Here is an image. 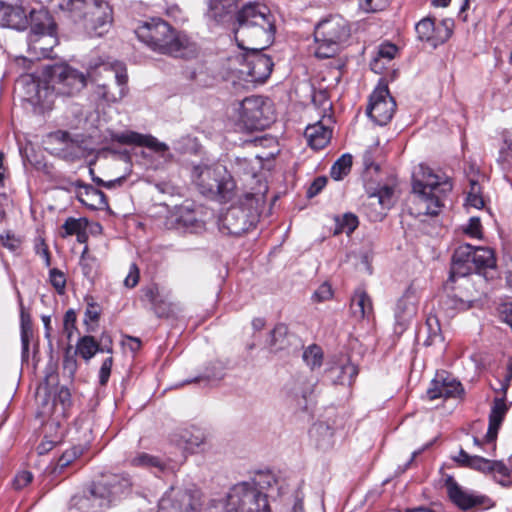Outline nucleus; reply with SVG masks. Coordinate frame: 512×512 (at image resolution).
<instances>
[{"label": "nucleus", "instance_id": "41", "mask_svg": "<svg viewBox=\"0 0 512 512\" xmlns=\"http://www.w3.org/2000/svg\"><path fill=\"white\" fill-rule=\"evenodd\" d=\"M334 234L346 233L348 236L358 227V218L352 213H346L342 217H337Z\"/></svg>", "mask_w": 512, "mask_h": 512}, {"label": "nucleus", "instance_id": "63", "mask_svg": "<svg viewBox=\"0 0 512 512\" xmlns=\"http://www.w3.org/2000/svg\"><path fill=\"white\" fill-rule=\"evenodd\" d=\"M512 380V358L509 360L506 375L504 377V380L501 382L500 390L503 394L507 393V390L509 388L510 382Z\"/></svg>", "mask_w": 512, "mask_h": 512}, {"label": "nucleus", "instance_id": "54", "mask_svg": "<svg viewBox=\"0 0 512 512\" xmlns=\"http://www.w3.org/2000/svg\"><path fill=\"white\" fill-rule=\"evenodd\" d=\"M234 169L237 173L254 175L251 167V160H248L247 158L237 157L234 161Z\"/></svg>", "mask_w": 512, "mask_h": 512}, {"label": "nucleus", "instance_id": "52", "mask_svg": "<svg viewBox=\"0 0 512 512\" xmlns=\"http://www.w3.org/2000/svg\"><path fill=\"white\" fill-rule=\"evenodd\" d=\"M333 295L331 285L328 283L321 284L318 289L314 292L313 298L316 301L322 302L329 300Z\"/></svg>", "mask_w": 512, "mask_h": 512}, {"label": "nucleus", "instance_id": "25", "mask_svg": "<svg viewBox=\"0 0 512 512\" xmlns=\"http://www.w3.org/2000/svg\"><path fill=\"white\" fill-rule=\"evenodd\" d=\"M446 486L449 498L460 509L468 510L482 504V497L475 496L463 490L452 477L446 480Z\"/></svg>", "mask_w": 512, "mask_h": 512}, {"label": "nucleus", "instance_id": "35", "mask_svg": "<svg viewBox=\"0 0 512 512\" xmlns=\"http://www.w3.org/2000/svg\"><path fill=\"white\" fill-rule=\"evenodd\" d=\"M178 223L191 232H198L204 228V221L197 217V213L188 207L179 210Z\"/></svg>", "mask_w": 512, "mask_h": 512}, {"label": "nucleus", "instance_id": "45", "mask_svg": "<svg viewBox=\"0 0 512 512\" xmlns=\"http://www.w3.org/2000/svg\"><path fill=\"white\" fill-rule=\"evenodd\" d=\"M393 189L384 186L379 189L377 193L370 195V199L374 202L377 201L383 208H389L392 205Z\"/></svg>", "mask_w": 512, "mask_h": 512}, {"label": "nucleus", "instance_id": "8", "mask_svg": "<svg viewBox=\"0 0 512 512\" xmlns=\"http://www.w3.org/2000/svg\"><path fill=\"white\" fill-rule=\"evenodd\" d=\"M193 180L201 194L228 201L232 198L235 182L220 164H200L194 167Z\"/></svg>", "mask_w": 512, "mask_h": 512}, {"label": "nucleus", "instance_id": "60", "mask_svg": "<svg viewBox=\"0 0 512 512\" xmlns=\"http://www.w3.org/2000/svg\"><path fill=\"white\" fill-rule=\"evenodd\" d=\"M151 309L158 317H168L171 309L170 304L166 303L163 299L161 302H158L156 305H153Z\"/></svg>", "mask_w": 512, "mask_h": 512}, {"label": "nucleus", "instance_id": "34", "mask_svg": "<svg viewBox=\"0 0 512 512\" xmlns=\"http://www.w3.org/2000/svg\"><path fill=\"white\" fill-rule=\"evenodd\" d=\"M472 254L473 272L478 269L492 268L495 265L493 251L489 248L474 247Z\"/></svg>", "mask_w": 512, "mask_h": 512}, {"label": "nucleus", "instance_id": "49", "mask_svg": "<svg viewBox=\"0 0 512 512\" xmlns=\"http://www.w3.org/2000/svg\"><path fill=\"white\" fill-rule=\"evenodd\" d=\"M326 184H327V178L324 176H320V177H317L316 179H314V181L311 183V185L309 186V188L307 190V197L313 198L316 195H318L323 190V188L326 186Z\"/></svg>", "mask_w": 512, "mask_h": 512}, {"label": "nucleus", "instance_id": "51", "mask_svg": "<svg viewBox=\"0 0 512 512\" xmlns=\"http://www.w3.org/2000/svg\"><path fill=\"white\" fill-rule=\"evenodd\" d=\"M112 364H113L112 357H108L107 359H105L103 361V363L100 367V371H99V382L101 385L107 384L110 374H111Z\"/></svg>", "mask_w": 512, "mask_h": 512}, {"label": "nucleus", "instance_id": "38", "mask_svg": "<svg viewBox=\"0 0 512 512\" xmlns=\"http://www.w3.org/2000/svg\"><path fill=\"white\" fill-rule=\"evenodd\" d=\"M288 334V327L283 324H277L270 333L268 340L269 347L272 351L276 352L283 349L286 345V337Z\"/></svg>", "mask_w": 512, "mask_h": 512}, {"label": "nucleus", "instance_id": "36", "mask_svg": "<svg viewBox=\"0 0 512 512\" xmlns=\"http://www.w3.org/2000/svg\"><path fill=\"white\" fill-rule=\"evenodd\" d=\"M21 308V344H22V355L28 356L30 339L33 336L31 318L28 313L24 311L21 298L19 299Z\"/></svg>", "mask_w": 512, "mask_h": 512}, {"label": "nucleus", "instance_id": "56", "mask_svg": "<svg viewBox=\"0 0 512 512\" xmlns=\"http://www.w3.org/2000/svg\"><path fill=\"white\" fill-rule=\"evenodd\" d=\"M63 228L65 229L68 235H74L80 232V230L82 229V224L79 219L68 218L65 221Z\"/></svg>", "mask_w": 512, "mask_h": 512}, {"label": "nucleus", "instance_id": "13", "mask_svg": "<svg viewBox=\"0 0 512 512\" xmlns=\"http://www.w3.org/2000/svg\"><path fill=\"white\" fill-rule=\"evenodd\" d=\"M268 109L259 96L244 98L235 108L238 114L237 125L247 131L264 129L271 122V118L267 115Z\"/></svg>", "mask_w": 512, "mask_h": 512}, {"label": "nucleus", "instance_id": "26", "mask_svg": "<svg viewBox=\"0 0 512 512\" xmlns=\"http://www.w3.org/2000/svg\"><path fill=\"white\" fill-rule=\"evenodd\" d=\"M28 19L22 7L1 5L0 25L15 30H24L27 27Z\"/></svg>", "mask_w": 512, "mask_h": 512}, {"label": "nucleus", "instance_id": "64", "mask_svg": "<svg viewBox=\"0 0 512 512\" xmlns=\"http://www.w3.org/2000/svg\"><path fill=\"white\" fill-rule=\"evenodd\" d=\"M70 398L71 395L69 390L65 387H61L56 396V401L60 402L63 405V407H65L70 404Z\"/></svg>", "mask_w": 512, "mask_h": 512}, {"label": "nucleus", "instance_id": "10", "mask_svg": "<svg viewBox=\"0 0 512 512\" xmlns=\"http://www.w3.org/2000/svg\"><path fill=\"white\" fill-rule=\"evenodd\" d=\"M350 35L346 21L340 16H333L318 23L314 31L317 44L315 55L326 59L335 56L342 42Z\"/></svg>", "mask_w": 512, "mask_h": 512}, {"label": "nucleus", "instance_id": "37", "mask_svg": "<svg viewBox=\"0 0 512 512\" xmlns=\"http://www.w3.org/2000/svg\"><path fill=\"white\" fill-rule=\"evenodd\" d=\"M248 482L253 483L266 498L274 488L278 489V480L272 473H259L252 481Z\"/></svg>", "mask_w": 512, "mask_h": 512}, {"label": "nucleus", "instance_id": "27", "mask_svg": "<svg viewBox=\"0 0 512 512\" xmlns=\"http://www.w3.org/2000/svg\"><path fill=\"white\" fill-rule=\"evenodd\" d=\"M332 131L321 122L308 125L305 129V137L312 149H323L330 141Z\"/></svg>", "mask_w": 512, "mask_h": 512}, {"label": "nucleus", "instance_id": "58", "mask_svg": "<svg viewBox=\"0 0 512 512\" xmlns=\"http://www.w3.org/2000/svg\"><path fill=\"white\" fill-rule=\"evenodd\" d=\"M78 450L73 448L65 451L58 460V466L64 468L68 466L78 456Z\"/></svg>", "mask_w": 512, "mask_h": 512}, {"label": "nucleus", "instance_id": "50", "mask_svg": "<svg viewBox=\"0 0 512 512\" xmlns=\"http://www.w3.org/2000/svg\"><path fill=\"white\" fill-rule=\"evenodd\" d=\"M32 479H33V475H32L31 472H29V471H21V472L16 474V476H15V478L13 480L14 488L17 489V490L23 489L29 483H31Z\"/></svg>", "mask_w": 512, "mask_h": 512}, {"label": "nucleus", "instance_id": "32", "mask_svg": "<svg viewBox=\"0 0 512 512\" xmlns=\"http://www.w3.org/2000/svg\"><path fill=\"white\" fill-rule=\"evenodd\" d=\"M129 461L132 466L156 469L159 472H165L169 469L168 465L162 459L144 452L138 453Z\"/></svg>", "mask_w": 512, "mask_h": 512}, {"label": "nucleus", "instance_id": "28", "mask_svg": "<svg viewBox=\"0 0 512 512\" xmlns=\"http://www.w3.org/2000/svg\"><path fill=\"white\" fill-rule=\"evenodd\" d=\"M205 433L200 428L185 429L180 434L179 445L189 453H195L205 442Z\"/></svg>", "mask_w": 512, "mask_h": 512}, {"label": "nucleus", "instance_id": "39", "mask_svg": "<svg viewBox=\"0 0 512 512\" xmlns=\"http://www.w3.org/2000/svg\"><path fill=\"white\" fill-rule=\"evenodd\" d=\"M352 167V156L350 154H343L332 165L330 175L334 180H341L349 174Z\"/></svg>", "mask_w": 512, "mask_h": 512}, {"label": "nucleus", "instance_id": "59", "mask_svg": "<svg viewBox=\"0 0 512 512\" xmlns=\"http://www.w3.org/2000/svg\"><path fill=\"white\" fill-rule=\"evenodd\" d=\"M0 240L2 245L11 251L16 250L19 246V240L13 234L10 233L1 235Z\"/></svg>", "mask_w": 512, "mask_h": 512}, {"label": "nucleus", "instance_id": "4", "mask_svg": "<svg viewBox=\"0 0 512 512\" xmlns=\"http://www.w3.org/2000/svg\"><path fill=\"white\" fill-rule=\"evenodd\" d=\"M207 512H271L268 500L253 483L234 485L226 499L213 501Z\"/></svg>", "mask_w": 512, "mask_h": 512}, {"label": "nucleus", "instance_id": "30", "mask_svg": "<svg viewBox=\"0 0 512 512\" xmlns=\"http://www.w3.org/2000/svg\"><path fill=\"white\" fill-rule=\"evenodd\" d=\"M311 435L315 438L316 445L321 450H327L334 445V431L326 423L320 422L313 425Z\"/></svg>", "mask_w": 512, "mask_h": 512}, {"label": "nucleus", "instance_id": "14", "mask_svg": "<svg viewBox=\"0 0 512 512\" xmlns=\"http://www.w3.org/2000/svg\"><path fill=\"white\" fill-rule=\"evenodd\" d=\"M258 222L255 210L245 206H233L219 218V229L228 235L240 236Z\"/></svg>", "mask_w": 512, "mask_h": 512}, {"label": "nucleus", "instance_id": "9", "mask_svg": "<svg viewBox=\"0 0 512 512\" xmlns=\"http://www.w3.org/2000/svg\"><path fill=\"white\" fill-rule=\"evenodd\" d=\"M57 43L56 25L50 14L44 10L32 12L28 36V53L31 58H49Z\"/></svg>", "mask_w": 512, "mask_h": 512}, {"label": "nucleus", "instance_id": "61", "mask_svg": "<svg viewBox=\"0 0 512 512\" xmlns=\"http://www.w3.org/2000/svg\"><path fill=\"white\" fill-rule=\"evenodd\" d=\"M139 281V272L136 265H132L129 274L124 280L126 287L133 288Z\"/></svg>", "mask_w": 512, "mask_h": 512}, {"label": "nucleus", "instance_id": "3", "mask_svg": "<svg viewBox=\"0 0 512 512\" xmlns=\"http://www.w3.org/2000/svg\"><path fill=\"white\" fill-rule=\"evenodd\" d=\"M137 38L155 52L176 58L192 59L199 49L186 34L178 33L165 21L152 18L135 30Z\"/></svg>", "mask_w": 512, "mask_h": 512}, {"label": "nucleus", "instance_id": "62", "mask_svg": "<svg viewBox=\"0 0 512 512\" xmlns=\"http://www.w3.org/2000/svg\"><path fill=\"white\" fill-rule=\"evenodd\" d=\"M100 316V312L95 303H89L85 311V322L97 321Z\"/></svg>", "mask_w": 512, "mask_h": 512}, {"label": "nucleus", "instance_id": "48", "mask_svg": "<svg viewBox=\"0 0 512 512\" xmlns=\"http://www.w3.org/2000/svg\"><path fill=\"white\" fill-rule=\"evenodd\" d=\"M390 0H364L361 7L367 12H377L385 9Z\"/></svg>", "mask_w": 512, "mask_h": 512}, {"label": "nucleus", "instance_id": "5", "mask_svg": "<svg viewBox=\"0 0 512 512\" xmlns=\"http://www.w3.org/2000/svg\"><path fill=\"white\" fill-rule=\"evenodd\" d=\"M106 74L107 77L113 78V85L98 84L94 90V96L97 100L107 104L116 103L126 96L127 88V72L125 66L120 62L108 63L102 60L90 61L88 64V76L90 81L97 80V76Z\"/></svg>", "mask_w": 512, "mask_h": 512}, {"label": "nucleus", "instance_id": "12", "mask_svg": "<svg viewBox=\"0 0 512 512\" xmlns=\"http://www.w3.org/2000/svg\"><path fill=\"white\" fill-rule=\"evenodd\" d=\"M17 84L21 88L24 100L30 103L35 110L44 112L52 108L57 94L44 70L42 78H36L31 74L22 75Z\"/></svg>", "mask_w": 512, "mask_h": 512}, {"label": "nucleus", "instance_id": "16", "mask_svg": "<svg viewBox=\"0 0 512 512\" xmlns=\"http://www.w3.org/2000/svg\"><path fill=\"white\" fill-rule=\"evenodd\" d=\"M396 102L386 86L376 88L370 96L367 115L380 126L389 123L394 115Z\"/></svg>", "mask_w": 512, "mask_h": 512}, {"label": "nucleus", "instance_id": "18", "mask_svg": "<svg viewBox=\"0 0 512 512\" xmlns=\"http://www.w3.org/2000/svg\"><path fill=\"white\" fill-rule=\"evenodd\" d=\"M463 395L464 388L462 384L451 376H444L443 373L436 375L427 390V396L430 400L461 398Z\"/></svg>", "mask_w": 512, "mask_h": 512}, {"label": "nucleus", "instance_id": "23", "mask_svg": "<svg viewBox=\"0 0 512 512\" xmlns=\"http://www.w3.org/2000/svg\"><path fill=\"white\" fill-rule=\"evenodd\" d=\"M473 246L469 244L460 245L452 256L449 281L454 282L458 277H465L473 272L472 253Z\"/></svg>", "mask_w": 512, "mask_h": 512}, {"label": "nucleus", "instance_id": "53", "mask_svg": "<svg viewBox=\"0 0 512 512\" xmlns=\"http://www.w3.org/2000/svg\"><path fill=\"white\" fill-rule=\"evenodd\" d=\"M144 299L149 302L151 307L162 301L160 297L159 288L156 285H151L144 290Z\"/></svg>", "mask_w": 512, "mask_h": 512}, {"label": "nucleus", "instance_id": "42", "mask_svg": "<svg viewBox=\"0 0 512 512\" xmlns=\"http://www.w3.org/2000/svg\"><path fill=\"white\" fill-rule=\"evenodd\" d=\"M304 362L311 368L315 369L321 366L323 361L322 349L317 345H310L303 352Z\"/></svg>", "mask_w": 512, "mask_h": 512}, {"label": "nucleus", "instance_id": "44", "mask_svg": "<svg viewBox=\"0 0 512 512\" xmlns=\"http://www.w3.org/2000/svg\"><path fill=\"white\" fill-rule=\"evenodd\" d=\"M481 193V186L479 183L476 180L471 179L466 204L477 209L482 208L484 206V200Z\"/></svg>", "mask_w": 512, "mask_h": 512}, {"label": "nucleus", "instance_id": "43", "mask_svg": "<svg viewBox=\"0 0 512 512\" xmlns=\"http://www.w3.org/2000/svg\"><path fill=\"white\" fill-rule=\"evenodd\" d=\"M72 118L69 121V125L74 129H86L88 125V111L79 105H74L71 108Z\"/></svg>", "mask_w": 512, "mask_h": 512}, {"label": "nucleus", "instance_id": "22", "mask_svg": "<svg viewBox=\"0 0 512 512\" xmlns=\"http://www.w3.org/2000/svg\"><path fill=\"white\" fill-rule=\"evenodd\" d=\"M75 188V195L79 202L91 210H103L108 206L105 194L94 188L92 185L85 184L80 180L72 183Z\"/></svg>", "mask_w": 512, "mask_h": 512}, {"label": "nucleus", "instance_id": "15", "mask_svg": "<svg viewBox=\"0 0 512 512\" xmlns=\"http://www.w3.org/2000/svg\"><path fill=\"white\" fill-rule=\"evenodd\" d=\"M198 492L193 489L172 487L162 497L159 512H196Z\"/></svg>", "mask_w": 512, "mask_h": 512}, {"label": "nucleus", "instance_id": "11", "mask_svg": "<svg viewBox=\"0 0 512 512\" xmlns=\"http://www.w3.org/2000/svg\"><path fill=\"white\" fill-rule=\"evenodd\" d=\"M44 71L57 95L74 96L90 81L88 67L84 73L67 63H56L46 66Z\"/></svg>", "mask_w": 512, "mask_h": 512}, {"label": "nucleus", "instance_id": "55", "mask_svg": "<svg viewBox=\"0 0 512 512\" xmlns=\"http://www.w3.org/2000/svg\"><path fill=\"white\" fill-rule=\"evenodd\" d=\"M465 233L475 238H479L481 236V223L479 218L472 217L469 220V223L465 228Z\"/></svg>", "mask_w": 512, "mask_h": 512}, {"label": "nucleus", "instance_id": "21", "mask_svg": "<svg viewBox=\"0 0 512 512\" xmlns=\"http://www.w3.org/2000/svg\"><path fill=\"white\" fill-rule=\"evenodd\" d=\"M415 30L417 38L421 41L445 42L451 35L452 31L447 21H442L438 26L432 18L426 17L420 20Z\"/></svg>", "mask_w": 512, "mask_h": 512}, {"label": "nucleus", "instance_id": "47", "mask_svg": "<svg viewBox=\"0 0 512 512\" xmlns=\"http://www.w3.org/2000/svg\"><path fill=\"white\" fill-rule=\"evenodd\" d=\"M63 326L64 332L67 334V337L70 340L74 330H76V313L73 309L66 311L64 315Z\"/></svg>", "mask_w": 512, "mask_h": 512}, {"label": "nucleus", "instance_id": "1", "mask_svg": "<svg viewBox=\"0 0 512 512\" xmlns=\"http://www.w3.org/2000/svg\"><path fill=\"white\" fill-rule=\"evenodd\" d=\"M236 19L235 39L249 52L228 57L221 74L235 88L249 89L263 83L272 72L273 62L262 50L273 42L275 18L265 4L249 2L238 11Z\"/></svg>", "mask_w": 512, "mask_h": 512}, {"label": "nucleus", "instance_id": "24", "mask_svg": "<svg viewBox=\"0 0 512 512\" xmlns=\"http://www.w3.org/2000/svg\"><path fill=\"white\" fill-rule=\"evenodd\" d=\"M506 394H503L501 398H495L490 414H489V426L485 435V443L493 451L495 450V441L497 438L498 430L504 419L505 414L508 411V406L505 402Z\"/></svg>", "mask_w": 512, "mask_h": 512}, {"label": "nucleus", "instance_id": "17", "mask_svg": "<svg viewBox=\"0 0 512 512\" xmlns=\"http://www.w3.org/2000/svg\"><path fill=\"white\" fill-rule=\"evenodd\" d=\"M358 375V368L349 358L340 357L329 363L325 370V377L333 385L350 386Z\"/></svg>", "mask_w": 512, "mask_h": 512}, {"label": "nucleus", "instance_id": "19", "mask_svg": "<svg viewBox=\"0 0 512 512\" xmlns=\"http://www.w3.org/2000/svg\"><path fill=\"white\" fill-rule=\"evenodd\" d=\"M112 139L120 144H137L145 146L156 153H159L163 158L168 159L171 155L168 153V146L158 141L157 138L151 135H142L133 131H124L120 133H114Z\"/></svg>", "mask_w": 512, "mask_h": 512}, {"label": "nucleus", "instance_id": "40", "mask_svg": "<svg viewBox=\"0 0 512 512\" xmlns=\"http://www.w3.org/2000/svg\"><path fill=\"white\" fill-rule=\"evenodd\" d=\"M98 351H103L99 348V344L92 336H84L80 338L77 344V352L85 360H90Z\"/></svg>", "mask_w": 512, "mask_h": 512}, {"label": "nucleus", "instance_id": "29", "mask_svg": "<svg viewBox=\"0 0 512 512\" xmlns=\"http://www.w3.org/2000/svg\"><path fill=\"white\" fill-rule=\"evenodd\" d=\"M350 307L352 314L357 318H369L373 311L370 297L361 289L355 292Z\"/></svg>", "mask_w": 512, "mask_h": 512}, {"label": "nucleus", "instance_id": "57", "mask_svg": "<svg viewBox=\"0 0 512 512\" xmlns=\"http://www.w3.org/2000/svg\"><path fill=\"white\" fill-rule=\"evenodd\" d=\"M398 51V48L394 44H383L379 48L378 55L380 58H385L387 60H392L396 53Z\"/></svg>", "mask_w": 512, "mask_h": 512}, {"label": "nucleus", "instance_id": "46", "mask_svg": "<svg viewBox=\"0 0 512 512\" xmlns=\"http://www.w3.org/2000/svg\"><path fill=\"white\" fill-rule=\"evenodd\" d=\"M49 279L51 285L55 288L58 294L62 295L65 292L66 278L62 271L53 268L49 272Z\"/></svg>", "mask_w": 512, "mask_h": 512}, {"label": "nucleus", "instance_id": "31", "mask_svg": "<svg viewBox=\"0 0 512 512\" xmlns=\"http://www.w3.org/2000/svg\"><path fill=\"white\" fill-rule=\"evenodd\" d=\"M453 460L462 466H467L479 471H489V469L493 468L492 461L477 455L471 456L463 449H460L458 455L453 457Z\"/></svg>", "mask_w": 512, "mask_h": 512}, {"label": "nucleus", "instance_id": "2", "mask_svg": "<svg viewBox=\"0 0 512 512\" xmlns=\"http://www.w3.org/2000/svg\"><path fill=\"white\" fill-rule=\"evenodd\" d=\"M452 188V183L447 176L435 173L425 164H419L412 174L411 213L415 216L438 215Z\"/></svg>", "mask_w": 512, "mask_h": 512}, {"label": "nucleus", "instance_id": "20", "mask_svg": "<svg viewBox=\"0 0 512 512\" xmlns=\"http://www.w3.org/2000/svg\"><path fill=\"white\" fill-rule=\"evenodd\" d=\"M419 297L413 287H408L398 299L395 307L396 324L404 329L416 316Z\"/></svg>", "mask_w": 512, "mask_h": 512}, {"label": "nucleus", "instance_id": "7", "mask_svg": "<svg viewBox=\"0 0 512 512\" xmlns=\"http://www.w3.org/2000/svg\"><path fill=\"white\" fill-rule=\"evenodd\" d=\"M128 487V482L117 475L102 478L89 491L73 498V505L82 512H98L108 508Z\"/></svg>", "mask_w": 512, "mask_h": 512}, {"label": "nucleus", "instance_id": "33", "mask_svg": "<svg viewBox=\"0 0 512 512\" xmlns=\"http://www.w3.org/2000/svg\"><path fill=\"white\" fill-rule=\"evenodd\" d=\"M439 307L447 316H453L456 311L468 309L470 305L457 295L447 292L441 297Z\"/></svg>", "mask_w": 512, "mask_h": 512}, {"label": "nucleus", "instance_id": "6", "mask_svg": "<svg viewBox=\"0 0 512 512\" xmlns=\"http://www.w3.org/2000/svg\"><path fill=\"white\" fill-rule=\"evenodd\" d=\"M128 487V482L117 475L102 478L89 491L73 498V505L82 512H98L108 508Z\"/></svg>", "mask_w": 512, "mask_h": 512}]
</instances>
